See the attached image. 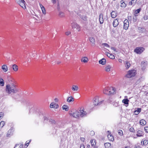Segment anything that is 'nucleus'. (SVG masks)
I'll use <instances>...</instances> for the list:
<instances>
[{
	"label": "nucleus",
	"instance_id": "nucleus-1",
	"mask_svg": "<svg viewBox=\"0 0 148 148\" xmlns=\"http://www.w3.org/2000/svg\"><path fill=\"white\" fill-rule=\"evenodd\" d=\"M70 115L75 118H79V116L82 117L86 116L87 114V113L84 110L83 108H81L79 111H75V112L71 111L69 112Z\"/></svg>",
	"mask_w": 148,
	"mask_h": 148
},
{
	"label": "nucleus",
	"instance_id": "nucleus-2",
	"mask_svg": "<svg viewBox=\"0 0 148 148\" xmlns=\"http://www.w3.org/2000/svg\"><path fill=\"white\" fill-rule=\"evenodd\" d=\"M5 90L9 94L16 93L18 92V89L16 88V86L13 84L6 85Z\"/></svg>",
	"mask_w": 148,
	"mask_h": 148
},
{
	"label": "nucleus",
	"instance_id": "nucleus-3",
	"mask_svg": "<svg viewBox=\"0 0 148 148\" xmlns=\"http://www.w3.org/2000/svg\"><path fill=\"white\" fill-rule=\"evenodd\" d=\"M103 93L109 95L113 94L115 93V89L112 87H106L103 90Z\"/></svg>",
	"mask_w": 148,
	"mask_h": 148
},
{
	"label": "nucleus",
	"instance_id": "nucleus-4",
	"mask_svg": "<svg viewBox=\"0 0 148 148\" xmlns=\"http://www.w3.org/2000/svg\"><path fill=\"white\" fill-rule=\"evenodd\" d=\"M103 101H101L99 102V97L96 96L93 99V103L94 105L95 106L100 105L103 102Z\"/></svg>",
	"mask_w": 148,
	"mask_h": 148
},
{
	"label": "nucleus",
	"instance_id": "nucleus-5",
	"mask_svg": "<svg viewBox=\"0 0 148 148\" xmlns=\"http://www.w3.org/2000/svg\"><path fill=\"white\" fill-rule=\"evenodd\" d=\"M136 74V71L135 70H130L128 71L127 74L126 75V77L127 78H130L134 76Z\"/></svg>",
	"mask_w": 148,
	"mask_h": 148
},
{
	"label": "nucleus",
	"instance_id": "nucleus-6",
	"mask_svg": "<svg viewBox=\"0 0 148 148\" xmlns=\"http://www.w3.org/2000/svg\"><path fill=\"white\" fill-rule=\"evenodd\" d=\"M144 50V49L142 47H136L134 50V51L136 53L140 54L142 53Z\"/></svg>",
	"mask_w": 148,
	"mask_h": 148
},
{
	"label": "nucleus",
	"instance_id": "nucleus-7",
	"mask_svg": "<svg viewBox=\"0 0 148 148\" xmlns=\"http://www.w3.org/2000/svg\"><path fill=\"white\" fill-rule=\"evenodd\" d=\"M72 29H76L78 32H79L80 30V26L76 23H73L72 24Z\"/></svg>",
	"mask_w": 148,
	"mask_h": 148
},
{
	"label": "nucleus",
	"instance_id": "nucleus-8",
	"mask_svg": "<svg viewBox=\"0 0 148 148\" xmlns=\"http://www.w3.org/2000/svg\"><path fill=\"white\" fill-rule=\"evenodd\" d=\"M123 28L124 29L127 30L128 27L129 22L127 20H125L123 22Z\"/></svg>",
	"mask_w": 148,
	"mask_h": 148
},
{
	"label": "nucleus",
	"instance_id": "nucleus-9",
	"mask_svg": "<svg viewBox=\"0 0 148 148\" xmlns=\"http://www.w3.org/2000/svg\"><path fill=\"white\" fill-rule=\"evenodd\" d=\"M141 64L142 69L143 71L146 69L147 65V61H143L142 62Z\"/></svg>",
	"mask_w": 148,
	"mask_h": 148
},
{
	"label": "nucleus",
	"instance_id": "nucleus-10",
	"mask_svg": "<svg viewBox=\"0 0 148 148\" xmlns=\"http://www.w3.org/2000/svg\"><path fill=\"white\" fill-rule=\"evenodd\" d=\"M59 107L58 105L56 103H51L50 105V107L51 108L57 109Z\"/></svg>",
	"mask_w": 148,
	"mask_h": 148
},
{
	"label": "nucleus",
	"instance_id": "nucleus-11",
	"mask_svg": "<svg viewBox=\"0 0 148 148\" xmlns=\"http://www.w3.org/2000/svg\"><path fill=\"white\" fill-rule=\"evenodd\" d=\"M14 129L13 127H11L7 132V136L9 137L12 134V133L14 131Z\"/></svg>",
	"mask_w": 148,
	"mask_h": 148
},
{
	"label": "nucleus",
	"instance_id": "nucleus-12",
	"mask_svg": "<svg viewBox=\"0 0 148 148\" xmlns=\"http://www.w3.org/2000/svg\"><path fill=\"white\" fill-rule=\"evenodd\" d=\"M119 24L118 19H115L114 20L113 22V25L114 27H116Z\"/></svg>",
	"mask_w": 148,
	"mask_h": 148
},
{
	"label": "nucleus",
	"instance_id": "nucleus-13",
	"mask_svg": "<svg viewBox=\"0 0 148 148\" xmlns=\"http://www.w3.org/2000/svg\"><path fill=\"white\" fill-rule=\"evenodd\" d=\"M99 21L100 24H102L103 22V15L102 13L100 14L99 16Z\"/></svg>",
	"mask_w": 148,
	"mask_h": 148
},
{
	"label": "nucleus",
	"instance_id": "nucleus-14",
	"mask_svg": "<svg viewBox=\"0 0 148 148\" xmlns=\"http://www.w3.org/2000/svg\"><path fill=\"white\" fill-rule=\"evenodd\" d=\"M30 56L31 57H37V52L35 51H33V52L29 54Z\"/></svg>",
	"mask_w": 148,
	"mask_h": 148
},
{
	"label": "nucleus",
	"instance_id": "nucleus-15",
	"mask_svg": "<svg viewBox=\"0 0 148 148\" xmlns=\"http://www.w3.org/2000/svg\"><path fill=\"white\" fill-rule=\"evenodd\" d=\"M137 1V0H131L130 2H129L128 4L130 5L134 6L136 3Z\"/></svg>",
	"mask_w": 148,
	"mask_h": 148
},
{
	"label": "nucleus",
	"instance_id": "nucleus-16",
	"mask_svg": "<svg viewBox=\"0 0 148 148\" xmlns=\"http://www.w3.org/2000/svg\"><path fill=\"white\" fill-rule=\"evenodd\" d=\"M1 69L4 72H6L8 71V68L6 65H3L1 66Z\"/></svg>",
	"mask_w": 148,
	"mask_h": 148
},
{
	"label": "nucleus",
	"instance_id": "nucleus-17",
	"mask_svg": "<svg viewBox=\"0 0 148 148\" xmlns=\"http://www.w3.org/2000/svg\"><path fill=\"white\" fill-rule=\"evenodd\" d=\"M143 135V132L141 130H138L137 132V134L136 135L138 137H141Z\"/></svg>",
	"mask_w": 148,
	"mask_h": 148
},
{
	"label": "nucleus",
	"instance_id": "nucleus-18",
	"mask_svg": "<svg viewBox=\"0 0 148 148\" xmlns=\"http://www.w3.org/2000/svg\"><path fill=\"white\" fill-rule=\"evenodd\" d=\"M124 64L127 69H128L130 66V64L129 61L125 62Z\"/></svg>",
	"mask_w": 148,
	"mask_h": 148
},
{
	"label": "nucleus",
	"instance_id": "nucleus-19",
	"mask_svg": "<svg viewBox=\"0 0 148 148\" xmlns=\"http://www.w3.org/2000/svg\"><path fill=\"white\" fill-rule=\"evenodd\" d=\"M106 62V60L105 59L103 58L101 60H99V63L100 64H101L103 65L105 64Z\"/></svg>",
	"mask_w": 148,
	"mask_h": 148
},
{
	"label": "nucleus",
	"instance_id": "nucleus-20",
	"mask_svg": "<svg viewBox=\"0 0 148 148\" xmlns=\"http://www.w3.org/2000/svg\"><path fill=\"white\" fill-rule=\"evenodd\" d=\"M111 15L112 18H115L117 16V13L115 11H113L111 13Z\"/></svg>",
	"mask_w": 148,
	"mask_h": 148
},
{
	"label": "nucleus",
	"instance_id": "nucleus-21",
	"mask_svg": "<svg viewBox=\"0 0 148 148\" xmlns=\"http://www.w3.org/2000/svg\"><path fill=\"white\" fill-rule=\"evenodd\" d=\"M88 61V58L86 57H84L81 59V61L84 63H86Z\"/></svg>",
	"mask_w": 148,
	"mask_h": 148
},
{
	"label": "nucleus",
	"instance_id": "nucleus-22",
	"mask_svg": "<svg viewBox=\"0 0 148 148\" xmlns=\"http://www.w3.org/2000/svg\"><path fill=\"white\" fill-rule=\"evenodd\" d=\"M106 55L108 57L111 59H114L115 58V57L114 55L111 54L109 53H106Z\"/></svg>",
	"mask_w": 148,
	"mask_h": 148
},
{
	"label": "nucleus",
	"instance_id": "nucleus-23",
	"mask_svg": "<svg viewBox=\"0 0 148 148\" xmlns=\"http://www.w3.org/2000/svg\"><path fill=\"white\" fill-rule=\"evenodd\" d=\"M40 6L41 8L42 13L45 14H46V10L45 7L41 4H40Z\"/></svg>",
	"mask_w": 148,
	"mask_h": 148
},
{
	"label": "nucleus",
	"instance_id": "nucleus-24",
	"mask_svg": "<svg viewBox=\"0 0 148 148\" xmlns=\"http://www.w3.org/2000/svg\"><path fill=\"white\" fill-rule=\"evenodd\" d=\"M39 114L40 117L43 116L44 121H47V118L46 116H44V114L43 112H40Z\"/></svg>",
	"mask_w": 148,
	"mask_h": 148
},
{
	"label": "nucleus",
	"instance_id": "nucleus-25",
	"mask_svg": "<svg viewBox=\"0 0 148 148\" xmlns=\"http://www.w3.org/2000/svg\"><path fill=\"white\" fill-rule=\"evenodd\" d=\"M74 101V99L72 96H70L68 97L67 101L69 102H71L72 101Z\"/></svg>",
	"mask_w": 148,
	"mask_h": 148
},
{
	"label": "nucleus",
	"instance_id": "nucleus-26",
	"mask_svg": "<svg viewBox=\"0 0 148 148\" xmlns=\"http://www.w3.org/2000/svg\"><path fill=\"white\" fill-rule=\"evenodd\" d=\"M106 148H111V144L109 143H106L104 144Z\"/></svg>",
	"mask_w": 148,
	"mask_h": 148
},
{
	"label": "nucleus",
	"instance_id": "nucleus-27",
	"mask_svg": "<svg viewBox=\"0 0 148 148\" xmlns=\"http://www.w3.org/2000/svg\"><path fill=\"white\" fill-rule=\"evenodd\" d=\"M141 111V109L140 108H137L136 110L134 111V113L135 115L138 114Z\"/></svg>",
	"mask_w": 148,
	"mask_h": 148
},
{
	"label": "nucleus",
	"instance_id": "nucleus-28",
	"mask_svg": "<svg viewBox=\"0 0 148 148\" xmlns=\"http://www.w3.org/2000/svg\"><path fill=\"white\" fill-rule=\"evenodd\" d=\"M108 139L109 140L113 141L114 140V138L113 136L111 134H109L108 136Z\"/></svg>",
	"mask_w": 148,
	"mask_h": 148
},
{
	"label": "nucleus",
	"instance_id": "nucleus-29",
	"mask_svg": "<svg viewBox=\"0 0 148 148\" xmlns=\"http://www.w3.org/2000/svg\"><path fill=\"white\" fill-rule=\"evenodd\" d=\"M19 5L24 9H25L26 8V6L25 4V2L20 3Z\"/></svg>",
	"mask_w": 148,
	"mask_h": 148
},
{
	"label": "nucleus",
	"instance_id": "nucleus-30",
	"mask_svg": "<svg viewBox=\"0 0 148 148\" xmlns=\"http://www.w3.org/2000/svg\"><path fill=\"white\" fill-rule=\"evenodd\" d=\"M146 123V122L145 120L144 119H141L140 121V124L141 125H145Z\"/></svg>",
	"mask_w": 148,
	"mask_h": 148
},
{
	"label": "nucleus",
	"instance_id": "nucleus-31",
	"mask_svg": "<svg viewBox=\"0 0 148 148\" xmlns=\"http://www.w3.org/2000/svg\"><path fill=\"white\" fill-rule=\"evenodd\" d=\"M78 89V87L76 85H73L72 88V90L73 91H77Z\"/></svg>",
	"mask_w": 148,
	"mask_h": 148
},
{
	"label": "nucleus",
	"instance_id": "nucleus-32",
	"mask_svg": "<svg viewBox=\"0 0 148 148\" xmlns=\"http://www.w3.org/2000/svg\"><path fill=\"white\" fill-rule=\"evenodd\" d=\"M90 143L92 146H95L96 144V140L95 139L91 140H90Z\"/></svg>",
	"mask_w": 148,
	"mask_h": 148
},
{
	"label": "nucleus",
	"instance_id": "nucleus-33",
	"mask_svg": "<svg viewBox=\"0 0 148 148\" xmlns=\"http://www.w3.org/2000/svg\"><path fill=\"white\" fill-rule=\"evenodd\" d=\"M89 40L90 41L92 42L93 44H94L95 42V40L94 38L90 37L89 38Z\"/></svg>",
	"mask_w": 148,
	"mask_h": 148
},
{
	"label": "nucleus",
	"instance_id": "nucleus-34",
	"mask_svg": "<svg viewBox=\"0 0 148 148\" xmlns=\"http://www.w3.org/2000/svg\"><path fill=\"white\" fill-rule=\"evenodd\" d=\"M49 123L52 124H56V121L52 119H50L49 120Z\"/></svg>",
	"mask_w": 148,
	"mask_h": 148
},
{
	"label": "nucleus",
	"instance_id": "nucleus-35",
	"mask_svg": "<svg viewBox=\"0 0 148 148\" xmlns=\"http://www.w3.org/2000/svg\"><path fill=\"white\" fill-rule=\"evenodd\" d=\"M129 100L127 99H124L122 100V102L125 104H128Z\"/></svg>",
	"mask_w": 148,
	"mask_h": 148
},
{
	"label": "nucleus",
	"instance_id": "nucleus-36",
	"mask_svg": "<svg viewBox=\"0 0 148 148\" xmlns=\"http://www.w3.org/2000/svg\"><path fill=\"white\" fill-rule=\"evenodd\" d=\"M62 108L63 110H65L66 111H67L69 110L68 106L66 105H64L62 107Z\"/></svg>",
	"mask_w": 148,
	"mask_h": 148
},
{
	"label": "nucleus",
	"instance_id": "nucleus-37",
	"mask_svg": "<svg viewBox=\"0 0 148 148\" xmlns=\"http://www.w3.org/2000/svg\"><path fill=\"white\" fill-rule=\"evenodd\" d=\"M144 78V77H141L138 79L136 81V83L137 84H139L140 82L143 80Z\"/></svg>",
	"mask_w": 148,
	"mask_h": 148
},
{
	"label": "nucleus",
	"instance_id": "nucleus-38",
	"mask_svg": "<svg viewBox=\"0 0 148 148\" xmlns=\"http://www.w3.org/2000/svg\"><path fill=\"white\" fill-rule=\"evenodd\" d=\"M143 142V145H147L148 144V141L147 140H142L141 142V144Z\"/></svg>",
	"mask_w": 148,
	"mask_h": 148
},
{
	"label": "nucleus",
	"instance_id": "nucleus-39",
	"mask_svg": "<svg viewBox=\"0 0 148 148\" xmlns=\"http://www.w3.org/2000/svg\"><path fill=\"white\" fill-rule=\"evenodd\" d=\"M111 66L110 65H108L106 67L105 70L107 72H109L110 71Z\"/></svg>",
	"mask_w": 148,
	"mask_h": 148
},
{
	"label": "nucleus",
	"instance_id": "nucleus-40",
	"mask_svg": "<svg viewBox=\"0 0 148 148\" xmlns=\"http://www.w3.org/2000/svg\"><path fill=\"white\" fill-rule=\"evenodd\" d=\"M80 18L83 20L86 21L87 20V17L85 15H82L80 16Z\"/></svg>",
	"mask_w": 148,
	"mask_h": 148
},
{
	"label": "nucleus",
	"instance_id": "nucleus-41",
	"mask_svg": "<svg viewBox=\"0 0 148 148\" xmlns=\"http://www.w3.org/2000/svg\"><path fill=\"white\" fill-rule=\"evenodd\" d=\"M115 107H117L119 106V102H116L114 101L111 103Z\"/></svg>",
	"mask_w": 148,
	"mask_h": 148
},
{
	"label": "nucleus",
	"instance_id": "nucleus-42",
	"mask_svg": "<svg viewBox=\"0 0 148 148\" xmlns=\"http://www.w3.org/2000/svg\"><path fill=\"white\" fill-rule=\"evenodd\" d=\"M4 83L3 79H0V85L1 86H3L4 85Z\"/></svg>",
	"mask_w": 148,
	"mask_h": 148
},
{
	"label": "nucleus",
	"instance_id": "nucleus-43",
	"mask_svg": "<svg viewBox=\"0 0 148 148\" xmlns=\"http://www.w3.org/2000/svg\"><path fill=\"white\" fill-rule=\"evenodd\" d=\"M138 29L141 32H145V29L144 28L139 27L138 28Z\"/></svg>",
	"mask_w": 148,
	"mask_h": 148
},
{
	"label": "nucleus",
	"instance_id": "nucleus-44",
	"mask_svg": "<svg viewBox=\"0 0 148 148\" xmlns=\"http://www.w3.org/2000/svg\"><path fill=\"white\" fill-rule=\"evenodd\" d=\"M121 7L124 8H125L126 6V5L125 4V3L123 2V1H121Z\"/></svg>",
	"mask_w": 148,
	"mask_h": 148
},
{
	"label": "nucleus",
	"instance_id": "nucleus-45",
	"mask_svg": "<svg viewBox=\"0 0 148 148\" xmlns=\"http://www.w3.org/2000/svg\"><path fill=\"white\" fill-rule=\"evenodd\" d=\"M13 67H14V71H16L18 70V66L15 64H13Z\"/></svg>",
	"mask_w": 148,
	"mask_h": 148
},
{
	"label": "nucleus",
	"instance_id": "nucleus-46",
	"mask_svg": "<svg viewBox=\"0 0 148 148\" xmlns=\"http://www.w3.org/2000/svg\"><path fill=\"white\" fill-rule=\"evenodd\" d=\"M140 10H141L140 8H139V9H138L136 10L135 11V12L134 13V14L138 15V14L139 13V12H140Z\"/></svg>",
	"mask_w": 148,
	"mask_h": 148
},
{
	"label": "nucleus",
	"instance_id": "nucleus-47",
	"mask_svg": "<svg viewBox=\"0 0 148 148\" xmlns=\"http://www.w3.org/2000/svg\"><path fill=\"white\" fill-rule=\"evenodd\" d=\"M5 124V122L3 121H1L0 122V127H3L4 126Z\"/></svg>",
	"mask_w": 148,
	"mask_h": 148
},
{
	"label": "nucleus",
	"instance_id": "nucleus-48",
	"mask_svg": "<svg viewBox=\"0 0 148 148\" xmlns=\"http://www.w3.org/2000/svg\"><path fill=\"white\" fill-rule=\"evenodd\" d=\"M59 16L60 17H63L64 16V14L63 12H60L59 14Z\"/></svg>",
	"mask_w": 148,
	"mask_h": 148
},
{
	"label": "nucleus",
	"instance_id": "nucleus-49",
	"mask_svg": "<svg viewBox=\"0 0 148 148\" xmlns=\"http://www.w3.org/2000/svg\"><path fill=\"white\" fill-rule=\"evenodd\" d=\"M138 15L134 14V16L133 17V21L134 22H136L137 21V16Z\"/></svg>",
	"mask_w": 148,
	"mask_h": 148
},
{
	"label": "nucleus",
	"instance_id": "nucleus-50",
	"mask_svg": "<svg viewBox=\"0 0 148 148\" xmlns=\"http://www.w3.org/2000/svg\"><path fill=\"white\" fill-rule=\"evenodd\" d=\"M16 3H18V4L20 3H21L22 2H25L24 0H15Z\"/></svg>",
	"mask_w": 148,
	"mask_h": 148
},
{
	"label": "nucleus",
	"instance_id": "nucleus-51",
	"mask_svg": "<svg viewBox=\"0 0 148 148\" xmlns=\"http://www.w3.org/2000/svg\"><path fill=\"white\" fill-rule=\"evenodd\" d=\"M118 134L121 136L122 135H123V131L121 130H119L118 131Z\"/></svg>",
	"mask_w": 148,
	"mask_h": 148
},
{
	"label": "nucleus",
	"instance_id": "nucleus-52",
	"mask_svg": "<svg viewBox=\"0 0 148 148\" xmlns=\"http://www.w3.org/2000/svg\"><path fill=\"white\" fill-rule=\"evenodd\" d=\"M102 45H104V46L105 47H110V46L106 43H103L102 44Z\"/></svg>",
	"mask_w": 148,
	"mask_h": 148
},
{
	"label": "nucleus",
	"instance_id": "nucleus-53",
	"mask_svg": "<svg viewBox=\"0 0 148 148\" xmlns=\"http://www.w3.org/2000/svg\"><path fill=\"white\" fill-rule=\"evenodd\" d=\"M129 130L130 132H134V128L133 127H131L129 129Z\"/></svg>",
	"mask_w": 148,
	"mask_h": 148
},
{
	"label": "nucleus",
	"instance_id": "nucleus-54",
	"mask_svg": "<svg viewBox=\"0 0 148 148\" xmlns=\"http://www.w3.org/2000/svg\"><path fill=\"white\" fill-rule=\"evenodd\" d=\"M144 129L145 132L148 133V127H145Z\"/></svg>",
	"mask_w": 148,
	"mask_h": 148
},
{
	"label": "nucleus",
	"instance_id": "nucleus-55",
	"mask_svg": "<svg viewBox=\"0 0 148 148\" xmlns=\"http://www.w3.org/2000/svg\"><path fill=\"white\" fill-rule=\"evenodd\" d=\"M3 116V113L2 112L0 113V120L2 118Z\"/></svg>",
	"mask_w": 148,
	"mask_h": 148
},
{
	"label": "nucleus",
	"instance_id": "nucleus-56",
	"mask_svg": "<svg viewBox=\"0 0 148 148\" xmlns=\"http://www.w3.org/2000/svg\"><path fill=\"white\" fill-rule=\"evenodd\" d=\"M143 19L145 20H147L148 19V16L146 15L145 16L143 17Z\"/></svg>",
	"mask_w": 148,
	"mask_h": 148
},
{
	"label": "nucleus",
	"instance_id": "nucleus-57",
	"mask_svg": "<svg viewBox=\"0 0 148 148\" xmlns=\"http://www.w3.org/2000/svg\"><path fill=\"white\" fill-rule=\"evenodd\" d=\"M51 1L52 3H53V4L56 3L57 1H58V0H51Z\"/></svg>",
	"mask_w": 148,
	"mask_h": 148
},
{
	"label": "nucleus",
	"instance_id": "nucleus-58",
	"mask_svg": "<svg viewBox=\"0 0 148 148\" xmlns=\"http://www.w3.org/2000/svg\"><path fill=\"white\" fill-rule=\"evenodd\" d=\"M71 33L70 32L68 31L65 33V34L66 35L68 36L71 34Z\"/></svg>",
	"mask_w": 148,
	"mask_h": 148
},
{
	"label": "nucleus",
	"instance_id": "nucleus-59",
	"mask_svg": "<svg viewBox=\"0 0 148 148\" xmlns=\"http://www.w3.org/2000/svg\"><path fill=\"white\" fill-rule=\"evenodd\" d=\"M23 143L20 144V145L19 146H18V147H19V148H22L23 147Z\"/></svg>",
	"mask_w": 148,
	"mask_h": 148
},
{
	"label": "nucleus",
	"instance_id": "nucleus-60",
	"mask_svg": "<svg viewBox=\"0 0 148 148\" xmlns=\"http://www.w3.org/2000/svg\"><path fill=\"white\" fill-rule=\"evenodd\" d=\"M90 110H91V111H92L94 107H93V106H90Z\"/></svg>",
	"mask_w": 148,
	"mask_h": 148
},
{
	"label": "nucleus",
	"instance_id": "nucleus-61",
	"mask_svg": "<svg viewBox=\"0 0 148 148\" xmlns=\"http://www.w3.org/2000/svg\"><path fill=\"white\" fill-rule=\"evenodd\" d=\"M80 140H81L82 141V142H84V140H85V138H80Z\"/></svg>",
	"mask_w": 148,
	"mask_h": 148
},
{
	"label": "nucleus",
	"instance_id": "nucleus-62",
	"mask_svg": "<svg viewBox=\"0 0 148 148\" xmlns=\"http://www.w3.org/2000/svg\"><path fill=\"white\" fill-rule=\"evenodd\" d=\"M19 144H16L14 148H19V147H18V146H19Z\"/></svg>",
	"mask_w": 148,
	"mask_h": 148
},
{
	"label": "nucleus",
	"instance_id": "nucleus-63",
	"mask_svg": "<svg viewBox=\"0 0 148 148\" xmlns=\"http://www.w3.org/2000/svg\"><path fill=\"white\" fill-rule=\"evenodd\" d=\"M80 148H85L84 145H81Z\"/></svg>",
	"mask_w": 148,
	"mask_h": 148
},
{
	"label": "nucleus",
	"instance_id": "nucleus-64",
	"mask_svg": "<svg viewBox=\"0 0 148 148\" xmlns=\"http://www.w3.org/2000/svg\"><path fill=\"white\" fill-rule=\"evenodd\" d=\"M135 148H141L138 145H136L135 146Z\"/></svg>",
	"mask_w": 148,
	"mask_h": 148
}]
</instances>
